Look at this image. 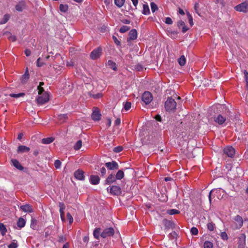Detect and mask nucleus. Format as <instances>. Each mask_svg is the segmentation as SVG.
Instances as JSON below:
<instances>
[{
	"instance_id": "f257e3e1",
	"label": "nucleus",
	"mask_w": 248,
	"mask_h": 248,
	"mask_svg": "<svg viewBox=\"0 0 248 248\" xmlns=\"http://www.w3.org/2000/svg\"><path fill=\"white\" fill-rule=\"evenodd\" d=\"M218 108H221L222 109H225V111H226V115L224 117L221 114H218L217 117H214V121L219 124H222L225 122L228 117H230L231 111L224 105H218ZM217 108H218V107Z\"/></svg>"
},
{
	"instance_id": "f03ea898",
	"label": "nucleus",
	"mask_w": 248,
	"mask_h": 248,
	"mask_svg": "<svg viewBox=\"0 0 248 248\" xmlns=\"http://www.w3.org/2000/svg\"><path fill=\"white\" fill-rule=\"evenodd\" d=\"M176 103L174 99L171 97L168 98L165 103V108L166 111L169 112L174 111L176 109Z\"/></svg>"
},
{
	"instance_id": "7ed1b4c3",
	"label": "nucleus",
	"mask_w": 248,
	"mask_h": 248,
	"mask_svg": "<svg viewBox=\"0 0 248 248\" xmlns=\"http://www.w3.org/2000/svg\"><path fill=\"white\" fill-rule=\"evenodd\" d=\"M49 100V95L45 92L41 96H39L36 99V102L39 105H43Z\"/></svg>"
},
{
	"instance_id": "20e7f679",
	"label": "nucleus",
	"mask_w": 248,
	"mask_h": 248,
	"mask_svg": "<svg viewBox=\"0 0 248 248\" xmlns=\"http://www.w3.org/2000/svg\"><path fill=\"white\" fill-rule=\"evenodd\" d=\"M114 234V230L113 228L110 227L104 229L100 234V236L105 238L107 237L113 236Z\"/></svg>"
},
{
	"instance_id": "39448f33",
	"label": "nucleus",
	"mask_w": 248,
	"mask_h": 248,
	"mask_svg": "<svg viewBox=\"0 0 248 248\" xmlns=\"http://www.w3.org/2000/svg\"><path fill=\"white\" fill-rule=\"evenodd\" d=\"M234 9L237 11L247 13L248 11V3L246 2L241 3L236 6Z\"/></svg>"
},
{
	"instance_id": "423d86ee",
	"label": "nucleus",
	"mask_w": 248,
	"mask_h": 248,
	"mask_svg": "<svg viewBox=\"0 0 248 248\" xmlns=\"http://www.w3.org/2000/svg\"><path fill=\"white\" fill-rule=\"evenodd\" d=\"M153 100L151 93L149 92H145L142 95V100L145 104H149Z\"/></svg>"
},
{
	"instance_id": "0eeeda50",
	"label": "nucleus",
	"mask_w": 248,
	"mask_h": 248,
	"mask_svg": "<svg viewBox=\"0 0 248 248\" xmlns=\"http://www.w3.org/2000/svg\"><path fill=\"white\" fill-rule=\"evenodd\" d=\"M224 155L230 157H233L235 154V150L232 146H227L223 150Z\"/></svg>"
},
{
	"instance_id": "6e6552de",
	"label": "nucleus",
	"mask_w": 248,
	"mask_h": 248,
	"mask_svg": "<svg viewBox=\"0 0 248 248\" xmlns=\"http://www.w3.org/2000/svg\"><path fill=\"white\" fill-rule=\"evenodd\" d=\"M102 53V48L98 47L94 49L90 54V57L93 60H96L100 57Z\"/></svg>"
},
{
	"instance_id": "1a4fd4ad",
	"label": "nucleus",
	"mask_w": 248,
	"mask_h": 248,
	"mask_svg": "<svg viewBox=\"0 0 248 248\" xmlns=\"http://www.w3.org/2000/svg\"><path fill=\"white\" fill-rule=\"evenodd\" d=\"M105 166L109 170H115L119 169V165L115 161L106 163Z\"/></svg>"
},
{
	"instance_id": "9d476101",
	"label": "nucleus",
	"mask_w": 248,
	"mask_h": 248,
	"mask_svg": "<svg viewBox=\"0 0 248 248\" xmlns=\"http://www.w3.org/2000/svg\"><path fill=\"white\" fill-rule=\"evenodd\" d=\"M110 192L114 195H120L122 193L121 188L118 186H112L110 187Z\"/></svg>"
},
{
	"instance_id": "9b49d317",
	"label": "nucleus",
	"mask_w": 248,
	"mask_h": 248,
	"mask_svg": "<svg viewBox=\"0 0 248 248\" xmlns=\"http://www.w3.org/2000/svg\"><path fill=\"white\" fill-rule=\"evenodd\" d=\"M75 177L79 180H84L85 179L84 172L81 170H78L74 173Z\"/></svg>"
},
{
	"instance_id": "f8f14e48",
	"label": "nucleus",
	"mask_w": 248,
	"mask_h": 248,
	"mask_svg": "<svg viewBox=\"0 0 248 248\" xmlns=\"http://www.w3.org/2000/svg\"><path fill=\"white\" fill-rule=\"evenodd\" d=\"M101 114L97 108H95L92 114V118L94 121H99L101 119Z\"/></svg>"
},
{
	"instance_id": "ddd939ff",
	"label": "nucleus",
	"mask_w": 248,
	"mask_h": 248,
	"mask_svg": "<svg viewBox=\"0 0 248 248\" xmlns=\"http://www.w3.org/2000/svg\"><path fill=\"white\" fill-rule=\"evenodd\" d=\"M137 38V31L135 29L131 30L129 32V37L127 39V42L136 39Z\"/></svg>"
},
{
	"instance_id": "4468645a",
	"label": "nucleus",
	"mask_w": 248,
	"mask_h": 248,
	"mask_svg": "<svg viewBox=\"0 0 248 248\" xmlns=\"http://www.w3.org/2000/svg\"><path fill=\"white\" fill-rule=\"evenodd\" d=\"M20 209L24 212L32 213L33 212V209L32 206L29 204H26L20 206Z\"/></svg>"
},
{
	"instance_id": "2eb2a0df",
	"label": "nucleus",
	"mask_w": 248,
	"mask_h": 248,
	"mask_svg": "<svg viewBox=\"0 0 248 248\" xmlns=\"http://www.w3.org/2000/svg\"><path fill=\"white\" fill-rule=\"evenodd\" d=\"M26 7V2L24 0L19 1L15 6L16 11L22 12Z\"/></svg>"
},
{
	"instance_id": "dca6fc26",
	"label": "nucleus",
	"mask_w": 248,
	"mask_h": 248,
	"mask_svg": "<svg viewBox=\"0 0 248 248\" xmlns=\"http://www.w3.org/2000/svg\"><path fill=\"white\" fill-rule=\"evenodd\" d=\"M100 180L98 175H91L90 178V182L92 185H96L99 184Z\"/></svg>"
},
{
	"instance_id": "f3484780",
	"label": "nucleus",
	"mask_w": 248,
	"mask_h": 248,
	"mask_svg": "<svg viewBox=\"0 0 248 248\" xmlns=\"http://www.w3.org/2000/svg\"><path fill=\"white\" fill-rule=\"evenodd\" d=\"M162 222L166 229H170L174 227V224L173 222L171 220H169L167 219H163Z\"/></svg>"
},
{
	"instance_id": "a211bd4d",
	"label": "nucleus",
	"mask_w": 248,
	"mask_h": 248,
	"mask_svg": "<svg viewBox=\"0 0 248 248\" xmlns=\"http://www.w3.org/2000/svg\"><path fill=\"white\" fill-rule=\"evenodd\" d=\"M59 206L60 207V213L61 218L62 221L64 220V210L65 208V204L63 202H59Z\"/></svg>"
},
{
	"instance_id": "6ab92c4d",
	"label": "nucleus",
	"mask_w": 248,
	"mask_h": 248,
	"mask_svg": "<svg viewBox=\"0 0 248 248\" xmlns=\"http://www.w3.org/2000/svg\"><path fill=\"white\" fill-rule=\"evenodd\" d=\"M116 180L117 179L115 176L112 174H110L105 180V184L110 185L113 182H115Z\"/></svg>"
},
{
	"instance_id": "aec40b11",
	"label": "nucleus",
	"mask_w": 248,
	"mask_h": 248,
	"mask_svg": "<svg viewBox=\"0 0 248 248\" xmlns=\"http://www.w3.org/2000/svg\"><path fill=\"white\" fill-rule=\"evenodd\" d=\"M234 219L236 222L237 228H240L242 226L243 223V220L241 216H240L239 215H237L236 217H235Z\"/></svg>"
},
{
	"instance_id": "412c9836",
	"label": "nucleus",
	"mask_w": 248,
	"mask_h": 248,
	"mask_svg": "<svg viewBox=\"0 0 248 248\" xmlns=\"http://www.w3.org/2000/svg\"><path fill=\"white\" fill-rule=\"evenodd\" d=\"M12 164L14 167H15L17 169L20 170H23L24 169V167L21 165V164L19 162V161L15 159H13L11 160Z\"/></svg>"
},
{
	"instance_id": "4be33fe9",
	"label": "nucleus",
	"mask_w": 248,
	"mask_h": 248,
	"mask_svg": "<svg viewBox=\"0 0 248 248\" xmlns=\"http://www.w3.org/2000/svg\"><path fill=\"white\" fill-rule=\"evenodd\" d=\"M30 148L24 145H20L18 147L17 152L18 153H23L28 152Z\"/></svg>"
},
{
	"instance_id": "5701e85b",
	"label": "nucleus",
	"mask_w": 248,
	"mask_h": 248,
	"mask_svg": "<svg viewBox=\"0 0 248 248\" xmlns=\"http://www.w3.org/2000/svg\"><path fill=\"white\" fill-rule=\"evenodd\" d=\"M30 77V75L29 73V72L28 71V69L26 70V72H25L24 74L22 76V77L21 78V82L23 84L26 83L28 80L29 79Z\"/></svg>"
},
{
	"instance_id": "b1692460",
	"label": "nucleus",
	"mask_w": 248,
	"mask_h": 248,
	"mask_svg": "<svg viewBox=\"0 0 248 248\" xmlns=\"http://www.w3.org/2000/svg\"><path fill=\"white\" fill-rule=\"evenodd\" d=\"M54 140V138L53 137H49L47 138H44L42 140V143L45 144H48L52 143Z\"/></svg>"
},
{
	"instance_id": "393cba45",
	"label": "nucleus",
	"mask_w": 248,
	"mask_h": 248,
	"mask_svg": "<svg viewBox=\"0 0 248 248\" xmlns=\"http://www.w3.org/2000/svg\"><path fill=\"white\" fill-rule=\"evenodd\" d=\"M25 224H26V221L22 217H20L17 222V225L20 228H23V227H24L25 225Z\"/></svg>"
},
{
	"instance_id": "a878e982",
	"label": "nucleus",
	"mask_w": 248,
	"mask_h": 248,
	"mask_svg": "<svg viewBox=\"0 0 248 248\" xmlns=\"http://www.w3.org/2000/svg\"><path fill=\"white\" fill-rule=\"evenodd\" d=\"M0 231L2 236H4L7 232L5 225L2 223H0Z\"/></svg>"
},
{
	"instance_id": "bb28decb",
	"label": "nucleus",
	"mask_w": 248,
	"mask_h": 248,
	"mask_svg": "<svg viewBox=\"0 0 248 248\" xmlns=\"http://www.w3.org/2000/svg\"><path fill=\"white\" fill-rule=\"evenodd\" d=\"M10 15L8 14H5L3 18L0 21V24H5L10 18Z\"/></svg>"
},
{
	"instance_id": "cd10ccee",
	"label": "nucleus",
	"mask_w": 248,
	"mask_h": 248,
	"mask_svg": "<svg viewBox=\"0 0 248 248\" xmlns=\"http://www.w3.org/2000/svg\"><path fill=\"white\" fill-rule=\"evenodd\" d=\"M108 65L110 68H112L113 70L116 71L117 69L116 63L114 62L111 60H109L108 62Z\"/></svg>"
},
{
	"instance_id": "c85d7f7f",
	"label": "nucleus",
	"mask_w": 248,
	"mask_h": 248,
	"mask_svg": "<svg viewBox=\"0 0 248 248\" xmlns=\"http://www.w3.org/2000/svg\"><path fill=\"white\" fill-rule=\"evenodd\" d=\"M100 231L101 229L100 228H97L93 231V236L94 238L97 239H99V236L100 235Z\"/></svg>"
},
{
	"instance_id": "c756f323",
	"label": "nucleus",
	"mask_w": 248,
	"mask_h": 248,
	"mask_svg": "<svg viewBox=\"0 0 248 248\" xmlns=\"http://www.w3.org/2000/svg\"><path fill=\"white\" fill-rule=\"evenodd\" d=\"M115 177L117 179L121 180L124 177V172L122 170H119L116 173Z\"/></svg>"
},
{
	"instance_id": "7c9ffc66",
	"label": "nucleus",
	"mask_w": 248,
	"mask_h": 248,
	"mask_svg": "<svg viewBox=\"0 0 248 248\" xmlns=\"http://www.w3.org/2000/svg\"><path fill=\"white\" fill-rule=\"evenodd\" d=\"M142 14L145 15H148L150 14V10L148 5L143 4V10Z\"/></svg>"
},
{
	"instance_id": "2f4dec72",
	"label": "nucleus",
	"mask_w": 248,
	"mask_h": 248,
	"mask_svg": "<svg viewBox=\"0 0 248 248\" xmlns=\"http://www.w3.org/2000/svg\"><path fill=\"white\" fill-rule=\"evenodd\" d=\"M178 62L181 66L185 65L186 62V59L185 56L182 55L179 59H178Z\"/></svg>"
},
{
	"instance_id": "473e14b6",
	"label": "nucleus",
	"mask_w": 248,
	"mask_h": 248,
	"mask_svg": "<svg viewBox=\"0 0 248 248\" xmlns=\"http://www.w3.org/2000/svg\"><path fill=\"white\" fill-rule=\"evenodd\" d=\"M167 214L170 215H173L175 214H178L180 213V211L177 210V209H170L168 210L167 211Z\"/></svg>"
},
{
	"instance_id": "72a5a7b5",
	"label": "nucleus",
	"mask_w": 248,
	"mask_h": 248,
	"mask_svg": "<svg viewBox=\"0 0 248 248\" xmlns=\"http://www.w3.org/2000/svg\"><path fill=\"white\" fill-rule=\"evenodd\" d=\"M245 239L240 238L238 242V248H244Z\"/></svg>"
},
{
	"instance_id": "f704fd0d",
	"label": "nucleus",
	"mask_w": 248,
	"mask_h": 248,
	"mask_svg": "<svg viewBox=\"0 0 248 248\" xmlns=\"http://www.w3.org/2000/svg\"><path fill=\"white\" fill-rule=\"evenodd\" d=\"M124 1L125 0H114L115 4L119 8L123 6Z\"/></svg>"
},
{
	"instance_id": "c9c22d12",
	"label": "nucleus",
	"mask_w": 248,
	"mask_h": 248,
	"mask_svg": "<svg viewBox=\"0 0 248 248\" xmlns=\"http://www.w3.org/2000/svg\"><path fill=\"white\" fill-rule=\"evenodd\" d=\"M25 93H10L9 94V96L12 97L17 98V97H23V96H25Z\"/></svg>"
},
{
	"instance_id": "e433bc0d",
	"label": "nucleus",
	"mask_w": 248,
	"mask_h": 248,
	"mask_svg": "<svg viewBox=\"0 0 248 248\" xmlns=\"http://www.w3.org/2000/svg\"><path fill=\"white\" fill-rule=\"evenodd\" d=\"M59 9L61 12L65 13L68 10V7L66 4L63 5L61 4L60 5Z\"/></svg>"
},
{
	"instance_id": "4c0bfd02",
	"label": "nucleus",
	"mask_w": 248,
	"mask_h": 248,
	"mask_svg": "<svg viewBox=\"0 0 248 248\" xmlns=\"http://www.w3.org/2000/svg\"><path fill=\"white\" fill-rule=\"evenodd\" d=\"M82 146V141L81 140H78L74 146V148L76 150H79Z\"/></svg>"
},
{
	"instance_id": "58836bf2",
	"label": "nucleus",
	"mask_w": 248,
	"mask_h": 248,
	"mask_svg": "<svg viewBox=\"0 0 248 248\" xmlns=\"http://www.w3.org/2000/svg\"><path fill=\"white\" fill-rule=\"evenodd\" d=\"M130 29V27L127 26H123L120 29L119 31L121 33H124L128 31Z\"/></svg>"
},
{
	"instance_id": "ea45409f",
	"label": "nucleus",
	"mask_w": 248,
	"mask_h": 248,
	"mask_svg": "<svg viewBox=\"0 0 248 248\" xmlns=\"http://www.w3.org/2000/svg\"><path fill=\"white\" fill-rule=\"evenodd\" d=\"M204 248H213V243L210 241H206L203 244Z\"/></svg>"
},
{
	"instance_id": "a19ab883",
	"label": "nucleus",
	"mask_w": 248,
	"mask_h": 248,
	"mask_svg": "<svg viewBox=\"0 0 248 248\" xmlns=\"http://www.w3.org/2000/svg\"><path fill=\"white\" fill-rule=\"evenodd\" d=\"M186 15H187V18L188 19L189 23L191 27H192L193 25V22L192 16L191 15V14L188 12H186Z\"/></svg>"
},
{
	"instance_id": "79ce46f5",
	"label": "nucleus",
	"mask_w": 248,
	"mask_h": 248,
	"mask_svg": "<svg viewBox=\"0 0 248 248\" xmlns=\"http://www.w3.org/2000/svg\"><path fill=\"white\" fill-rule=\"evenodd\" d=\"M37 221L35 219L32 218L31 220V227L33 229H36V225H37Z\"/></svg>"
},
{
	"instance_id": "37998d69",
	"label": "nucleus",
	"mask_w": 248,
	"mask_h": 248,
	"mask_svg": "<svg viewBox=\"0 0 248 248\" xmlns=\"http://www.w3.org/2000/svg\"><path fill=\"white\" fill-rule=\"evenodd\" d=\"M59 119L60 120L62 121L63 122L65 121L67 119H68V116L67 114H61L58 116Z\"/></svg>"
},
{
	"instance_id": "c03bdc74",
	"label": "nucleus",
	"mask_w": 248,
	"mask_h": 248,
	"mask_svg": "<svg viewBox=\"0 0 248 248\" xmlns=\"http://www.w3.org/2000/svg\"><path fill=\"white\" fill-rule=\"evenodd\" d=\"M169 35L172 38H175L177 36L178 32L177 31H168Z\"/></svg>"
},
{
	"instance_id": "a18cd8bd",
	"label": "nucleus",
	"mask_w": 248,
	"mask_h": 248,
	"mask_svg": "<svg viewBox=\"0 0 248 248\" xmlns=\"http://www.w3.org/2000/svg\"><path fill=\"white\" fill-rule=\"evenodd\" d=\"M151 10L153 13H154L158 10V7L157 5L154 2H151Z\"/></svg>"
},
{
	"instance_id": "49530a36",
	"label": "nucleus",
	"mask_w": 248,
	"mask_h": 248,
	"mask_svg": "<svg viewBox=\"0 0 248 248\" xmlns=\"http://www.w3.org/2000/svg\"><path fill=\"white\" fill-rule=\"evenodd\" d=\"M123 149H124V148H123V146H118L117 147H116L114 148L113 151L115 153H120V152H122L123 150Z\"/></svg>"
},
{
	"instance_id": "de8ad7c7",
	"label": "nucleus",
	"mask_w": 248,
	"mask_h": 248,
	"mask_svg": "<svg viewBox=\"0 0 248 248\" xmlns=\"http://www.w3.org/2000/svg\"><path fill=\"white\" fill-rule=\"evenodd\" d=\"M244 77L246 82L247 83L246 87L247 88V90H248V72L247 70H245L244 71Z\"/></svg>"
},
{
	"instance_id": "09e8293b",
	"label": "nucleus",
	"mask_w": 248,
	"mask_h": 248,
	"mask_svg": "<svg viewBox=\"0 0 248 248\" xmlns=\"http://www.w3.org/2000/svg\"><path fill=\"white\" fill-rule=\"evenodd\" d=\"M215 224L213 222H209L207 224V228L210 231H213L214 229Z\"/></svg>"
},
{
	"instance_id": "8fccbe9b",
	"label": "nucleus",
	"mask_w": 248,
	"mask_h": 248,
	"mask_svg": "<svg viewBox=\"0 0 248 248\" xmlns=\"http://www.w3.org/2000/svg\"><path fill=\"white\" fill-rule=\"evenodd\" d=\"M190 232L192 235H197L198 233V230L196 227H192L190 230Z\"/></svg>"
},
{
	"instance_id": "3c124183",
	"label": "nucleus",
	"mask_w": 248,
	"mask_h": 248,
	"mask_svg": "<svg viewBox=\"0 0 248 248\" xmlns=\"http://www.w3.org/2000/svg\"><path fill=\"white\" fill-rule=\"evenodd\" d=\"M15 241V240H13V242L8 246V248H16L18 247L17 243Z\"/></svg>"
},
{
	"instance_id": "603ef678",
	"label": "nucleus",
	"mask_w": 248,
	"mask_h": 248,
	"mask_svg": "<svg viewBox=\"0 0 248 248\" xmlns=\"http://www.w3.org/2000/svg\"><path fill=\"white\" fill-rule=\"evenodd\" d=\"M131 106V104L130 102H126L124 105V108L126 110H128L130 109Z\"/></svg>"
},
{
	"instance_id": "864d4df0",
	"label": "nucleus",
	"mask_w": 248,
	"mask_h": 248,
	"mask_svg": "<svg viewBox=\"0 0 248 248\" xmlns=\"http://www.w3.org/2000/svg\"><path fill=\"white\" fill-rule=\"evenodd\" d=\"M37 90H38V94L39 95H42L44 93H45L44 88L42 87L38 86Z\"/></svg>"
},
{
	"instance_id": "5fc2aeb1",
	"label": "nucleus",
	"mask_w": 248,
	"mask_h": 248,
	"mask_svg": "<svg viewBox=\"0 0 248 248\" xmlns=\"http://www.w3.org/2000/svg\"><path fill=\"white\" fill-rule=\"evenodd\" d=\"M67 218L69 220V223L71 224L73 221V218L71 215L69 213H67L66 215Z\"/></svg>"
},
{
	"instance_id": "6e6d98bb",
	"label": "nucleus",
	"mask_w": 248,
	"mask_h": 248,
	"mask_svg": "<svg viewBox=\"0 0 248 248\" xmlns=\"http://www.w3.org/2000/svg\"><path fill=\"white\" fill-rule=\"evenodd\" d=\"M112 39H113V40L114 41V42L115 43V44L117 45V46H120L121 45V42L120 41H119L118 39L117 38V37L115 36H112Z\"/></svg>"
},
{
	"instance_id": "4d7b16f0",
	"label": "nucleus",
	"mask_w": 248,
	"mask_h": 248,
	"mask_svg": "<svg viewBox=\"0 0 248 248\" xmlns=\"http://www.w3.org/2000/svg\"><path fill=\"white\" fill-rule=\"evenodd\" d=\"M61 165V162L59 160H56L54 163V166L56 169L60 168Z\"/></svg>"
},
{
	"instance_id": "13d9d810",
	"label": "nucleus",
	"mask_w": 248,
	"mask_h": 248,
	"mask_svg": "<svg viewBox=\"0 0 248 248\" xmlns=\"http://www.w3.org/2000/svg\"><path fill=\"white\" fill-rule=\"evenodd\" d=\"M220 236L224 240H227L228 238L227 234L225 232H222Z\"/></svg>"
},
{
	"instance_id": "bf43d9fd",
	"label": "nucleus",
	"mask_w": 248,
	"mask_h": 248,
	"mask_svg": "<svg viewBox=\"0 0 248 248\" xmlns=\"http://www.w3.org/2000/svg\"><path fill=\"white\" fill-rule=\"evenodd\" d=\"M199 4L198 3H196L194 6V9L197 14H198L199 16H201L200 13L199 12Z\"/></svg>"
},
{
	"instance_id": "052dcab7",
	"label": "nucleus",
	"mask_w": 248,
	"mask_h": 248,
	"mask_svg": "<svg viewBox=\"0 0 248 248\" xmlns=\"http://www.w3.org/2000/svg\"><path fill=\"white\" fill-rule=\"evenodd\" d=\"M185 25L184 21L182 20H179L177 22V27L180 29L181 27H183Z\"/></svg>"
},
{
	"instance_id": "680f3d73",
	"label": "nucleus",
	"mask_w": 248,
	"mask_h": 248,
	"mask_svg": "<svg viewBox=\"0 0 248 248\" xmlns=\"http://www.w3.org/2000/svg\"><path fill=\"white\" fill-rule=\"evenodd\" d=\"M66 240V238L64 236H60L59 237V240L58 241L59 242H64Z\"/></svg>"
},
{
	"instance_id": "e2e57ef3",
	"label": "nucleus",
	"mask_w": 248,
	"mask_h": 248,
	"mask_svg": "<svg viewBox=\"0 0 248 248\" xmlns=\"http://www.w3.org/2000/svg\"><path fill=\"white\" fill-rule=\"evenodd\" d=\"M165 23L167 24H172V21L171 18L168 17L166 18L165 20Z\"/></svg>"
},
{
	"instance_id": "0e129e2a",
	"label": "nucleus",
	"mask_w": 248,
	"mask_h": 248,
	"mask_svg": "<svg viewBox=\"0 0 248 248\" xmlns=\"http://www.w3.org/2000/svg\"><path fill=\"white\" fill-rule=\"evenodd\" d=\"M100 171L101 172V175L104 176L106 173V169L105 167H103L100 169Z\"/></svg>"
},
{
	"instance_id": "69168bd1",
	"label": "nucleus",
	"mask_w": 248,
	"mask_h": 248,
	"mask_svg": "<svg viewBox=\"0 0 248 248\" xmlns=\"http://www.w3.org/2000/svg\"><path fill=\"white\" fill-rule=\"evenodd\" d=\"M41 61V58H39L37 60V65L38 66V67H41L42 66L44 63L42 62H40Z\"/></svg>"
},
{
	"instance_id": "338daca9",
	"label": "nucleus",
	"mask_w": 248,
	"mask_h": 248,
	"mask_svg": "<svg viewBox=\"0 0 248 248\" xmlns=\"http://www.w3.org/2000/svg\"><path fill=\"white\" fill-rule=\"evenodd\" d=\"M9 39L12 42H15L16 40V37L15 35H13L12 34L10 35V36L8 37Z\"/></svg>"
},
{
	"instance_id": "774afa93",
	"label": "nucleus",
	"mask_w": 248,
	"mask_h": 248,
	"mask_svg": "<svg viewBox=\"0 0 248 248\" xmlns=\"http://www.w3.org/2000/svg\"><path fill=\"white\" fill-rule=\"evenodd\" d=\"M135 68L137 71H141L143 69V67L141 64H138L135 66Z\"/></svg>"
}]
</instances>
